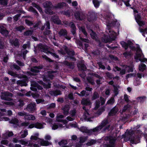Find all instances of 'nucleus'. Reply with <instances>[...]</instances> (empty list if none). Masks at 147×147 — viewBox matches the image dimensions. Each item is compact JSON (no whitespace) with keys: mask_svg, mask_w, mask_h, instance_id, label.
I'll return each instance as SVG.
<instances>
[{"mask_svg":"<svg viewBox=\"0 0 147 147\" xmlns=\"http://www.w3.org/2000/svg\"><path fill=\"white\" fill-rule=\"evenodd\" d=\"M144 55L142 53V51L140 49L139 46L137 45L136 46V53L135 56V59L136 62L139 61L141 62H147V59L144 58Z\"/></svg>","mask_w":147,"mask_h":147,"instance_id":"obj_1","label":"nucleus"},{"mask_svg":"<svg viewBox=\"0 0 147 147\" xmlns=\"http://www.w3.org/2000/svg\"><path fill=\"white\" fill-rule=\"evenodd\" d=\"M134 134V132L132 130L127 131L125 133V138L127 140H129L132 144H136L139 142V138H134L132 136Z\"/></svg>","mask_w":147,"mask_h":147,"instance_id":"obj_2","label":"nucleus"},{"mask_svg":"<svg viewBox=\"0 0 147 147\" xmlns=\"http://www.w3.org/2000/svg\"><path fill=\"white\" fill-rule=\"evenodd\" d=\"M31 140L29 142L28 145L30 147H39L38 143L40 139L38 138L37 137L34 136H31L30 138Z\"/></svg>","mask_w":147,"mask_h":147,"instance_id":"obj_3","label":"nucleus"},{"mask_svg":"<svg viewBox=\"0 0 147 147\" xmlns=\"http://www.w3.org/2000/svg\"><path fill=\"white\" fill-rule=\"evenodd\" d=\"M44 7L45 8V12L48 14L50 15L53 14L51 9H52V5L51 3L49 1H46L43 4Z\"/></svg>","mask_w":147,"mask_h":147,"instance_id":"obj_4","label":"nucleus"},{"mask_svg":"<svg viewBox=\"0 0 147 147\" xmlns=\"http://www.w3.org/2000/svg\"><path fill=\"white\" fill-rule=\"evenodd\" d=\"M107 32L108 33V32H109V33H108V34L109 36V37L111 39H107L105 38V39L104 40H102L103 41L107 43L110 42L112 40H114L115 38L116 35V33L110 29H108V31H107Z\"/></svg>","mask_w":147,"mask_h":147,"instance_id":"obj_5","label":"nucleus"},{"mask_svg":"<svg viewBox=\"0 0 147 147\" xmlns=\"http://www.w3.org/2000/svg\"><path fill=\"white\" fill-rule=\"evenodd\" d=\"M63 49L65 50V52H64L62 50H61V53L64 55L65 54V53H66L67 54L68 56L67 57H69L70 59H73L74 58L73 57H72L74 55V52L73 51H70L69 50H68L67 47L66 46H64L63 47Z\"/></svg>","mask_w":147,"mask_h":147,"instance_id":"obj_6","label":"nucleus"},{"mask_svg":"<svg viewBox=\"0 0 147 147\" xmlns=\"http://www.w3.org/2000/svg\"><path fill=\"white\" fill-rule=\"evenodd\" d=\"M36 105L34 103H31L28 105L26 108V111L30 113H33L36 110Z\"/></svg>","mask_w":147,"mask_h":147,"instance_id":"obj_7","label":"nucleus"},{"mask_svg":"<svg viewBox=\"0 0 147 147\" xmlns=\"http://www.w3.org/2000/svg\"><path fill=\"white\" fill-rule=\"evenodd\" d=\"M108 121L107 119H104L100 125L92 129L94 132H96L100 131L104 127L106 126L108 123Z\"/></svg>","mask_w":147,"mask_h":147,"instance_id":"obj_8","label":"nucleus"},{"mask_svg":"<svg viewBox=\"0 0 147 147\" xmlns=\"http://www.w3.org/2000/svg\"><path fill=\"white\" fill-rule=\"evenodd\" d=\"M83 109L84 110V114L83 115L84 118L86 120L90 121V119L92 117V116L90 113V112L88 109H86L85 107H83Z\"/></svg>","mask_w":147,"mask_h":147,"instance_id":"obj_9","label":"nucleus"},{"mask_svg":"<svg viewBox=\"0 0 147 147\" xmlns=\"http://www.w3.org/2000/svg\"><path fill=\"white\" fill-rule=\"evenodd\" d=\"M105 139L106 141L109 142L107 143L109 144L106 146L107 147L114 146L115 140L114 138L112 137H106L105 138Z\"/></svg>","mask_w":147,"mask_h":147,"instance_id":"obj_10","label":"nucleus"},{"mask_svg":"<svg viewBox=\"0 0 147 147\" xmlns=\"http://www.w3.org/2000/svg\"><path fill=\"white\" fill-rule=\"evenodd\" d=\"M45 28L46 31L44 32V34L46 35H50L51 33L49 30H48V29H50V23L49 22H47L45 24V25L42 27L41 30H43Z\"/></svg>","mask_w":147,"mask_h":147,"instance_id":"obj_11","label":"nucleus"},{"mask_svg":"<svg viewBox=\"0 0 147 147\" xmlns=\"http://www.w3.org/2000/svg\"><path fill=\"white\" fill-rule=\"evenodd\" d=\"M121 44L122 47L124 48L125 49H127L128 46H129L131 49L134 50L135 49V48L132 45V43L130 41H128L127 43L124 41H121Z\"/></svg>","mask_w":147,"mask_h":147,"instance_id":"obj_12","label":"nucleus"},{"mask_svg":"<svg viewBox=\"0 0 147 147\" xmlns=\"http://www.w3.org/2000/svg\"><path fill=\"white\" fill-rule=\"evenodd\" d=\"M58 34L59 36H64L68 40H69L71 39V37L67 35V32L65 29H61L59 32Z\"/></svg>","mask_w":147,"mask_h":147,"instance_id":"obj_13","label":"nucleus"},{"mask_svg":"<svg viewBox=\"0 0 147 147\" xmlns=\"http://www.w3.org/2000/svg\"><path fill=\"white\" fill-rule=\"evenodd\" d=\"M12 94L8 92L3 93L1 96V98L6 100L10 101L11 99L8 97V96H12Z\"/></svg>","mask_w":147,"mask_h":147,"instance_id":"obj_14","label":"nucleus"},{"mask_svg":"<svg viewBox=\"0 0 147 147\" xmlns=\"http://www.w3.org/2000/svg\"><path fill=\"white\" fill-rule=\"evenodd\" d=\"M75 17L76 19L79 20H82L85 18V15L82 12L77 11L75 14Z\"/></svg>","mask_w":147,"mask_h":147,"instance_id":"obj_15","label":"nucleus"},{"mask_svg":"<svg viewBox=\"0 0 147 147\" xmlns=\"http://www.w3.org/2000/svg\"><path fill=\"white\" fill-rule=\"evenodd\" d=\"M64 23L66 25H69L71 28V32L73 35L76 33V28L73 22H71L69 24L67 22H64Z\"/></svg>","mask_w":147,"mask_h":147,"instance_id":"obj_16","label":"nucleus"},{"mask_svg":"<svg viewBox=\"0 0 147 147\" xmlns=\"http://www.w3.org/2000/svg\"><path fill=\"white\" fill-rule=\"evenodd\" d=\"M31 86L32 87H31V89L33 90H36L37 89L39 90L42 89V87L35 82H32L31 84Z\"/></svg>","mask_w":147,"mask_h":147,"instance_id":"obj_17","label":"nucleus"},{"mask_svg":"<svg viewBox=\"0 0 147 147\" xmlns=\"http://www.w3.org/2000/svg\"><path fill=\"white\" fill-rule=\"evenodd\" d=\"M81 103L82 105L88 106L90 107H91L92 103L89 99L83 98L81 101Z\"/></svg>","mask_w":147,"mask_h":147,"instance_id":"obj_18","label":"nucleus"},{"mask_svg":"<svg viewBox=\"0 0 147 147\" xmlns=\"http://www.w3.org/2000/svg\"><path fill=\"white\" fill-rule=\"evenodd\" d=\"M123 67L124 69L121 70V68L117 66H115L113 68V70L115 72H116V71H120V74L121 75H123L125 74L126 71L127 70L125 68V67L123 66Z\"/></svg>","mask_w":147,"mask_h":147,"instance_id":"obj_19","label":"nucleus"},{"mask_svg":"<svg viewBox=\"0 0 147 147\" xmlns=\"http://www.w3.org/2000/svg\"><path fill=\"white\" fill-rule=\"evenodd\" d=\"M135 19L140 26H142L144 24V22L141 21V18L140 15L137 14L135 15Z\"/></svg>","mask_w":147,"mask_h":147,"instance_id":"obj_20","label":"nucleus"},{"mask_svg":"<svg viewBox=\"0 0 147 147\" xmlns=\"http://www.w3.org/2000/svg\"><path fill=\"white\" fill-rule=\"evenodd\" d=\"M27 80V78H26L25 79L19 80L17 81V83L18 85H20L21 86H26L27 85V84L26 83Z\"/></svg>","mask_w":147,"mask_h":147,"instance_id":"obj_21","label":"nucleus"},{"mask_svg":"<svg viewBox=\"0 0 147 147\" xmlns=\"http://www.w3.org/2000/svg\"><path fill=\"white\" fill-rule=\"evenodd\" d=\"M64 116L62 115L58 114L56 117V120L58 122H62L63 123L65 124L67 123V121L66 120H63L60 119L63 118Z\"/></svg>","mask_w":147,"mask_h":147,"instance_id":"obj_22","label":"nucleus"},{"mask_svg":"<svg viewBox=\"0 0 147 147\" xmlns=\"http://www.w3.org/2000/svg\"><path fill=\"white\" fill-rule=\"evenodd\" d=\"M51 20L54 23L57 24H60L61 23V21L58 18L57 16H53L51 18Z\"/></svg>","mask_w":147,"mask_h":147,"instance_id":"obj_23","label":"nucleus"},{"mask_svg":"<svg viewBox=\"0 0 147 147\" xmlns=\"http://www.w3.org/2000/svg\"><path fill=\"white\" fill-rule=\"evenodd\" d=\"M24 119L25 120H34L35 119V116L33 115L30 114H27L26 113L25 117H24Z\"/></svg>","mask_w":147,"mask_h":147,"instance_id":"obj_24","label":"nucleus"},{"mask_svg":"<svg viewBox=\"0 0 147 147\" xmlns=\"http://www.w3.org/2000/svg\"><path fill=\"white\" fill-rule=\"evenodd\" d=\"M0 28V32L3 35L7 36L8 34L9 33L6 30L5 28L2 26Z\"/></svg>","mask_w":147,"mask_h":147,"instance_id":"obj_25","label":"nucleus"},{"mask_svg":"<svg viewBox=\"0 0 147 147\" xmlns=\"http://www.w3.org/2000/svg\"><path fill=\"white\" fill-rule=\"evenodd\" d=\"M88 20L89 21H91L92 20L94 19L96 16L95 13L94 12H89L88 14Z\"/></svg>","mask_w":147,"mask_h":147,"instance_id":"obj_26","label":"nucleus"},{"mask_svg":"<svg viewBox=\"0 0 147 147\" xmlns=\"http://www.w3.org/2000/svg\"><path fill=\"white\" fill-rule=\"evenodd\" d=\"M38 48L41 51L44 52H45L46 51H47L48 49L46 45H44L41 44H40L38 46Z\"/></svg>","mask_w":147,"mask_h":147,"instance_id":"obj_27","label":"nucleus"},{"mask_svg":"<svg viewBox=\"0 0 147 147\" xmlns=\"http://www.w3.org/2000/svg\"><path fill=\"white\" fill-rule=\"evenodd\" d=\"M13 135V134L12 132L6 131L5 133L3 134V138L5 139H7L8 137H10Z\"/></svg>","mask_w":147,"mask_h":147,"instance_id":"obj_28","label":"nucleus"},{"mask_svg":"<svg viewBox=\"0 0 147 147\" xmlns=\"http://www.w3.org/2000/svg\"><path fill=\"white\" fill-rule=\"evenodd\" d=\"M49 94L52 96H56L61 94V92L59 90L51 91L49 92Z\"/></svg>","mask_w":147,"mask_h":147,"instance_id":"obj_29","label":"nucleus"},{"mask_svg":"<svg viewBox=\"0 0 147 147\" xmlns=\"http://www.w3.org/2000/svg\"><path fill=\"white\" fill-rule=\"evenodd\" d=\"M80 130L83 132L90 133L92 132H94L92 131V129L91 130L87 129V128L85 127H82L80 128Z\"/></svg>","mask_w":147,"mask_h":147,"instance_id":"obj_30","label":"nucleus"},{"mask_svg":"<svg viewBox=\"0 0 147 147\" xmlns=\"http://www.w3.org/2000/svg\"><path fill=\"white\" fill-rule=\"evenodd\" d=\"M118 111V108L115 107L111 110L110 112L109 113V114L110 115H114L117 113Z\"/></svg>","mask_w":147,"mask_h":147,"instance_id":"obj_31","label":"nucleus"},{"mask_svg":"<svg viewBox=\"0 0 147 147\" xmlns=\"http://www.w3.org/2000/svg\"><path fill=\"white\" fill-rule=\"evenodd\" d=\"M42 67L40 66L34 67L31 68V71L34 73H38L39 72V69H41Z\"/></svg>","mask_w":147,"mask_h":147,"instance_id":"obj_32","label":"nucleus"},{"mask_svg":"<svg viewBox=\"0 0 147 147\" xmlns=\"http://www.w3.org/2000/svg\"><path fill=\"white\" fill-rule=\"evenodd\" d=\"M69 107L68 105H66L62 109L63 111V113L64 114L67 115L68 113V111L69 110Z\"/></svg>","mask_w":147,"mask_h":147,"instance_id":"obj_33","label":"nucleus"},{"mask_svg":"<svg viewBox=\"0 0 147 147\" xmlns=\"http://www.w3.org/2000/svg\"><path fill=\"white\" fill-rule=\"evenodd\" d=\"M79 69L80 70H85L86 69V66L82 63H79L78 65Z\"/></svg>","mask_w":147,"mask_h":147,"instance_id":"obj_34","label":"nucleus"},{"mask_svg":"<svg viewBox=\"0 0 147 147\" xmlns=\"http://www.w3.org/2000/svg\"><path fill=\"white\" fill-rule=\"evenodd\" d=\"M39 142H40L41 145L42 146H47L50 144L48 142L44 140H43L40 139V140Z\"/></svg>","mask_w":147,"mask_h":147,"instance_id":"obj_35","label":"nucleus"},{"mask_svg":"<svg viewBox=\"0 0 147 147\" xmlns=\"http://www.w3.org/2000/svg\"><path fill=\"white\" fill-rule=\"evenodd\" d=\"M99 97V95L98 93L96 92H95L93 94L92 98V100H94Z\"/></svg>","mask_w":147,"mask_h":147,"instance_id":"obj_36","label":"nucleus"},{"mask_svg":"<svg viewBox=\"0 0 147 147\" xmlns=\"http://www.w3.org/2000/svg\"><path fill=\"white\" fill-rule=\"evenodd\" d=\"M89 32L90 33V35L92 38L93 39L96 40L97 36L95 33L91 30H90Z\"/></svg>","mask_w":147,"mask_h":147,"instance_id":"obj_37","label":"nucleus"},{"mask_svg":"<svg viewBox=\"0 0 147 147\" xmlns=\"http://www.w3.org/2000/svg\"><path fill=\"white\" fill-rule=\"evenodd\" d=\"M32 5L33 7L36 8L39 10L40 12L41 13H42V8L39 5H36L34 3H32Z\"/></svg>","mask_w":147,"mask_h":147,"instance_id":"obj_38","label":"nucleus"},{"mask_svg":"<svg viewBox=\"0 0 147 147\" xmlns=\"http://www.w3.org/2000/svg\"><path fill=\"white\" fill-rule=\"evenodd\" d=\"M15 29L16 31H20L22 32V31L25 29V28L22 26H20L18 27H16Z\"/></svg>","mask_w":147,"mask_h":147,"instance_id":"obj_39","label":"nucleus"},{"mask_svg":"<svg viewBox=\"0 0 147 147\" xmlns=\"http://www.w3.org/2000/svg\"><path fill=\"white\" fill-rule=\"evenodd\" d=\"M67 141L66 140H63L59 142L58 144L60 146H63V145L67 144Z\"/></svg>","mask_w":147,"mask_h":147,"instance_id":"obj_40","label":"nucleus"},{"mask_svg":"<svg viewBox=\"0 0 147 147\" xmlns=\"http://www.w3.org/2000/svg\"><path fill=\"white\" fill-rule=\"evenodd\" d=\"M12 44H13L15 46H18L19 45V42L18 40L16 39L13 40H11L10 41Z\"/></svg>","mask_w":147,"mask_h":147,"instance_id":"obj_41","label":"nucleus"},{"mask_svg":"<svg viewBox=\"0 0 147 147\" xmlns=\"http://www.w3.org/2000/svg\"><path fill=\"white\" fill-rule=\"evenodd\" d=\"M96 142V141L95 140H91L86 143V145L87 146H89L95 144Z\"/></svg>","mask_w":147,"mask_h":147,"instance_id":"obj_42","label":"nucleus"},{"mask_svg":"<svg viewBox=\"0 0 147 147\" xmlns=\"http://www.w3.org/2000/svg\"><path fill=\"white\" fill-rule=\"evenodd\" d=\"M80 31L82 32L86 36L87 35V33L86 32L84 27H78Z\"/></svg>","mask_w":147,"mask_h":147,"instance_id":"obj_43","label":"nucleus"},{"mask_svg":"<svg viewBox=\"0 0 147 147\" xmlns=\"http://www.w3.org/2000/svg\"><path fill=\"white\" fill-rule=\"evenodd\" d=\"M146 66L143 63H141L139 66V70L143 71L145 69Z\"/></svg>","mask_w":147,"mask_h":147,"instance_id":"obj_44","label":"nucleus"},{"mask_svg":"<svg viewBox=\"0 0 147 147\" xmlns=\"http://www.w3.org/2000/svg\"><path fill=\"white\" fill-rule=\"evenodd\" d=\"M63 64L70 67L71 68H73L74 67V65L72 63H69L67 61H64L63 62Z\"/></svg>","mask_w":147,"mask_h":147,"instance_id":"obj_45","label":"nucleus"},{"mask_svg":"<svg viewBox=\"0 0 147 147\" xmlns=\"http://www.w3.org/2000/svg\"><path fill=\"white\" fill-rule=\"evenodd\" d=\"M93 3L96 7H98L100 5V2L98 0H93Z\"/></svg>","mask_w":147,"mask_h":147,"instance_id":"obj_46","label":"nucleus"},{"mask_svg":"<svg viewBox=\"0 0 147 147\" xmlns=\"http://www.w3.org/2000/svg\"><path fill=\"white\" fill-rule=\"evenodd\" d=\"M40 83L43 85L44 87L46 88H49L51 87V84L49 83L47 84H44V83L42 81H40Z\"/></svg>","mask_w":147,"mask_h":147,"instance_id":"obj_47","label":"nucleus"},{"mask_svg":"<svg viewBox=\"0 0 147 147\" xmlns=\"http://www.w3.org/2000/svg\"><path fill=\"white\" fill-rule=\"evenodd\" d=\"M35 127L38 129H42L43 128V127L42 124L37 123L35 124Z\"/></svg>","mask_w":147,"mask_h":147,"instance_id":"obj_48","label":"nucleus"},{"mask_svg":"<svg viewBox=\"0 0 147 147\" xmlns=\"http://www.w3.org/2000/svg\"><path fill=\"white\" fill-rule=\"evenodd\" d=\"M62 125L60 124H59L58 125H56V124H54L52 127L53 129L55 130L57 129L59 127H62Z\"/></svg>","mask_w":147,"mask_h":147,"instance_id":"obj_49","label":"nucleus"},{"mask_svg":"<svg viewBox=\"0 0 147 147\" xmlns=\"http://www.w3.org/2000/svg\"><path fill=\"white\" fill-rule=\"evenodd\" d=\"M139 30L142 33V35L145 37V32L146 31V33L147 34V29L146 28L145 29H142L141 28H140L139 29Z\"/></svg>","mask_w":147,"mask_h":147,"instance_id":"obj_50","label":"nucleus"},{"mask_svg":"<svg viewBox=\"0 0 147 147\" xmlns=\"http://www.w3.org/2000/svg\"><path fill=\"white\" fill-rule=\"evenodd\" d=\"M115 100L114 98L112 97L107 102V104H113Z\"/></svg>","mask_w":147,"mask_h":147,"instance_id":"obj_51","label":"nucleus"},{"mask_svg":"<svg viewBox=\"0 0 147 147\" xmlns=\"http://www.w3.org/2000/svg\"><path fill=\"white\" fill-rule=\"evenodd\" d=\"M87 80L88 82L92 84L93 85L94 84V80L92 78L89 77H88L87 78Z\"/></svg>","mask_w":147,"mask_h":147,"instance_id":"obj_52","label":"nucleus"},{"mask_svg":"<svg viewBox=\"0 0 147 147\" xmlns=\"http://www.w3.org/2000/svg\"><path fill=\"white\" fill-rule=\"evenodd\" d=\"M65 3H59L56 6V7L57 8H62L65 5Z\"/></svg>","mask_w":147,"mask_h":147,"instance_id":"obj_53","label":"nucleus"},{"mask_svg":"<svg viewBox=\"0 0 147 147\" xmlns=\"http://www.w3.org/2000/svg\"><path fill=\"white\" fill-rule=\"evenodd\" d=\"M7 0H0V3L3 6H5L7 5Z\"/></svg>","mask_w":147,"mask_h":147,"instance_id":"obj_54","label":"nucleus"},{"mask_svg":"<svg viewBox=\"0 0 147 147\" xmlns=\"http://www.w3.org/2000/svg\"><path fill=\"white\" fill-rule=\"evenodd\" d=\"M123 66L125 67V68L127 69V71L128 72H132L133 71V69L132 67L128 66L125 65H124Z\"/></svg>","mask_w":147,"mask_h":147,"instance_id":"obj_55","label":"nucleus"},{"mask_svg":"<svg viewBox=\"0 0 147 147\" xmlns=\"http://www.w3.org/2000/svg\"><path fill=\"white\" fill-rule=\"evenodd\" d=\"M26 113L24 111L19 112H18L17 113V115L20 116H22V117H25V116L26 115Z\"/></svg>","mask_w":147,"mask_h":147,"instance_id":"obj_56","label":"nucleus"},{"mask_svg":"<svg viewBox=\"0 0 147 147\" xmlns=\"http://www.w3.org/2000/svg\"><path fill=\"white\" fill-rule=\"evenodd\" d=\"M18 119L16 118H14L12 119L11 121H9L10 123H13L14 124H17L18 123Z\"/></svg>","mask_w":147,"mask_h":147,"instance_id":"obj_57","label":"nucleus"},{"mask_svg":"<svg viewBox=\"0 0 147 147\" xmlns=\"http://www.w3.org/2000/svg\"><path fill=\"white\" fill-rule=\"evenodd\" d=\"M95 104V107H94V109H97L100 106V102L99 100H96Z\"/></svg>","mask_w":147,"mask_h":147,"instance_id":"obj_58","label":"nucleus"},{"mask_svg":"<svg viewBox=\"0 0 147 147\" xmlns=\"http://www.w3.org/2000/svg\"><path fill=\"white\" fill-rule=\"evenodd\" d=\"M21 137L22 138H24L28 135V131H24L23 132H21Z\"/></svg>","mask_w":147,"mask_h":147,"instance_id":"obj_59","label":"nucleus"},{"mask_svg":"<svg viewBox=\"0 0 147 147\" xmlns=\"http://www.w3.org/2000/svg\"><path fill=\"white\" fill-rule=\"evenodd\" d=\"M42 57L43 58L45 59L46 61H48L49 62H53V61L50 59L49 58H48L47 56L45 55H42Z\"/></svg>","mask_w":147,"mask_h":147,"instance_id":"obj_60","label":"nucleus"},{"mask_svg":"<svg viewBox=\"0 0 147 147\" xmlns=\"http://www.w3.org/2000/svg\"><path fill=\"white\" fill-rule=\"evenodd\" d=\"M1 111L0 114L1 115H5L6 113V110L5 109H0Z\"/></svg>","mask_w":147,"mask_h":147,"instance_id":"obj_61","label":"nucleus"},{"mask_svg":"<svg viewBox=\"0 0 147 147\" xmlns=\"http://www.w3.org/2000/svg\"><path fill=\"white\" fill-rule=\"evenodd\" d=\"M87 138L86 137H81L80 138V142L81 143L84 142L87 140Z\"/></svg>","mask_w":147,"mask_h":147,"instance_id":"obj_62","label":"nucleus"},{"mask_svg":"<svg viewBox=\"0 0 147 147\" xmlns=\"http://www.w3.org/2000/svg\"><path fill=\"white\" fill-rule=\"evenodd\" d=\"M32 33V30H29L25 32L24 33V34L25 36H29Z\"/></svg>","mask_w":147,"mask_h":147,"instance_id":"obj_63","label":"nucleus"},{"mask_svg":"<svg viewBox=\"0 0 147 147\" xmlns=\"http://www.w3.org/2000/svg\"><path fill=\"white\" fill-rule=\"evenodd\" d=\"M81 96H83L86 95V96H88L89 95V94L86 93V91L84 90H82L81 92Z\"/></svg>","mask_w":147,"mask_h":147,"instance_id":"obj_64","label":"nucleus"}]
</instances>
